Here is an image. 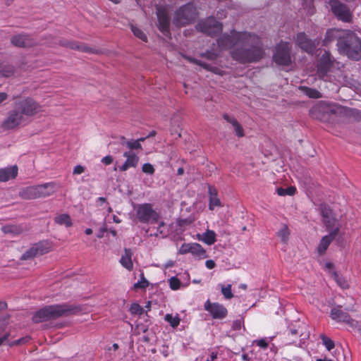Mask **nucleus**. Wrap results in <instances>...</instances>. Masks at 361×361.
Returning a JSON list of instances; mask_svg holds the SVG:
<instances>
[{"label": "nucleus", "instance_id": "nucleus-48", "mask_svg": "<svg viewBox=\"0 0 361 361\" xmlns=\"http://www.w3.org/2000/svg\"><path fill=\"white\" fill-rule=\"evenodd\" d=\"M202 57L206 58L209 60H214L216 59L217 55L213 51H206L200 54Z\"/></svg>", "mask_w": 361, "mask_h": 361}, {"label": "nucleus", "instance_id": "nucleus-13", "mask_svg": "<svg viewBox=\"0 0 361 361\" xmlns=\"http://www.w3.org/2000/svg\"><path fill=\"white\" fill-rule=\"evenodd\" d=\"M11 43L16 47L30 48L35 47L37 42L27 34H18L11 37Z\"/></svg>", "mask_w": 361, "mask_h": 361}, {"label": "nucleus", "instance_id": "nucleus-56", "mask_svg": "<svg viewBox=\"0 0 361 361\" xmlns=\"http://www.w3.org/2000/svg\"><path fill=\"white\" fill-rule=\"evenodd\" d=\"M205 265L206 267L209 269H212L213 268L215 267L216 266V264L214 262V261L212 260V259H209V260H207L206 262H205Z\"/></svg>", "mask_w": 361, "mask_h": 361}, {"label": "nucleus", "instance_id": "nucleus-28", "mask_svg": "<svg viewBox=\"0 0 361 361\" xmlns=\"http://www.w3.org/2000/svg\"><path fill=\"white\" fill-rule=\"evenodd\" d=\"M209 209L211 210L214 209V207L221 206L220 200L217 196V191L216 188L212 186H209Z\"/></svg>", "mask_w": 361, "mask_h": 361}, {"label": "nucleus", "instance_id": "nucleus-54", "mask_svg": "<svg viewBox=\"0 0 361 361\" xmlns=\"http://www.w3.org/2000/svg\"><path fill=\"white\" fill-rule=\"evenodd\" d=\"M7 324L8 322L6 319H0V334L4 331Z\"/></svg>", "mask_w": 361, "mask_h": 361}, {"label": "nucleus", "instance_id": "nucleus-4", "mask_svg": "<svg viewBox=\"0 0 361 361\" xmlns=\"http://www.w3.org/2000/svg\"><path fill=\"white\" fill-rule=\"evenodd\" d=\"M340 54L353 61L361 60V38L355 32H345L336 43Z\"/></svg>", "mask_w": 361, "mask_h": 361}, {"label": "nucleus", "instance_id": "nucleus-59", "mask_svg": "<svg viewBox=\"0 0 361 361\" xmlns=\"http://www.w3.org/2000/svg\"><path fill=\"white\" fill-rule=\"evenodd\" d=\"M217 357V353L212 352L210 357L207 360V361H214Z\"/></svg>", "mask_w": 361, "mask_h": 361}, {"label": "nucleus", "instance_id": "nucleus-32", "mask_svg": "<svg viewBox=\"0 0 361 361\" xmlns=\"http://www.w3.org/2000/svg\"><path fill=\"white\" fill-rule=\"evenodd\" d=\"M306 327L305 324H302L299 325L298 328H290L288 333V336H298L300 337H302V339H305L309 336V332L303 331Z\"/></svg>", "mask_w": 361, "mask_h": 361}, {"label": "nucleus", "instance_id": "nucleus-43", "mask_svg": "<svg viewBox=\"0 0 361 361\" xmlns=\"http://www.w3.org/2000/svg\"><path fill=\"white\" fill-rule=\"evenodd\" d=\"M169 282L170 288L174 290L179 289L180 287V285H181L180 280L177 277H175V276L171 277L169 280Z\"/></svg>", "mask_w": 361, "mask_h": 361}, {"label": "nucleus", "instance_id": "nucleus-64", "mask_svg": "<svg viewBox=\"0 0 361 361\" xmlns=\"http://www.w3.org/2000/svg\"><path fill=\"white\" fill-rule=\"evenodd\" d=\"M85 233L87 234V235H90L92 233V230L91 228H87L85 231Z\"/></svg>", "mask_w": 361, "mask_h": 361}, {"label": "nucleus", "instance_id": "nucleus-24", "mask_svg": "<svg viewBox=\"0 0 361 361\" xmlns=\"http://www.w3.org/2000/svg\"><path fill=\"white\" fill-rule=\"evenodd\" d=\"M19 195L24 200H32L38 198L37 185L28 186L22 188Z\"/></svg>", "mask_w": 361, "mask_h": 361}, {"label": "nucleus", "instance_id": "nucleus-63", "mask_svg": "<svg viewBox=\"0 0 361 361\" xmlns=\"http://www.w3.org/2000/svg\"><path fill=\"white\" fill-rule=\"evenodd\" d=\"M184 173V169L183 168H179L177 171V174L178 176H182Z\"/></svg>", "mask_w": 361, "mask_h": 361}, {"label": "nucleus", "instance_id": "nucleus-45", "mask_svg": "<svg viewBox=\"0 0 361 361\" xmlns=\"http://www.w3.org/2000/svg\"><path fill=\"white\" fill-rule=\"evenodd\" d=\"M321 215L322 216V219H324L327 217H330L333 216L332 210L326 207V206H322L321 207Z\"/></svg>", "mask_w": 361, "mask_h": 361}, {"label": "nucleus", "instance_id": "nucleus-21", "mask_svg": "<svg viewBox=\"0 0 361 361\" xmlns=\"http://www.w3.org/2000/svg\"><path fill=\"white\" fill-rule=\"evenodd\" d=\"M123 157L126 158L124 164L120 166L119 169L121 171H126L129 168H135L139 161V157L133 152H126L123 153Z\"/></svg>", "mask_w": 361, "mask_h": 361}, {"label": "nucleus", "instance_id": "nucleus-29", "mask_svg": "<svg viewBox=\"0 0 361 361\" xmlns=\"http://www.w3.org/2000/svg\"><path fill=\"white\" fill-rule=\"evenodd\" d=\"M187 59L190 62L193 63L195 64H197V65L202 67L203 68H204V69H206L207 71H212V72L215 73L216 74H221V71L218 68L213 67L211 65H209L208 63H206L204 62H202L200 60H198V59H194V58H192V57H187Z\"/></svg>", "mask_w": 361, "mask_h": 361}, {"label": "nucleus", "instance_id": "nucleus-57", "mask_svg": "<svg viewBox=\"0 0 361 361\" xmlns=\"http://www.w3.org/2000/svg\"><path fill=\"white\" fill-rule=\"evenodd\" d=\"M10 335L11 334L8 332L6 333L3 336L0 337V346L8 340Z\"/></svg>", "mask_w": 361, "mask_h": 361}, {"label": "nucleus", "instance_id": "nucleus-22", "mask_svg": "<svg viewBox=\"0 0 361 361\" xmlns=\"http://www.w3.org/2000/svg\"><path fill=\"white\" fill-rule=\"evenodd\" d=\"M18 175V167L13 166L11 167L3 168L0 169V181L6 182L10 179L15 178Z\"/></svg>", "mask_w": 361, "mask_h": 361}, {"label": "nucleus", "instance_id": "nucleus-53", "mask_svg": "<svg viewBox=\"0 0 361 361\" xmlns=\"http://www.w3.org/2000/svg\"><path fill=\"white\" fill-rule=\"evenodd\" d=\"M85 171V168L81 165H77L73 171V174H81Z\"/></svg>", "mask_w": 361, "mask_h": 361}, {"label": "nucleus", "instance_id": "nucleus-30", "mask_svg": "<svg viewBox=\"0 0 361 361\" xmlns=\"http://www.w3.org/2000/svg\"><path fill=\"white\" fill-rule=\"evenodd\" d=\"M331 66V61H322L317 66V75L320 78L324 79Z\"/></svg>", "mask_w": 361, "mask_h": 361}, {"label": "nucleus", "instance_id": "nucleus-42", "mask_svg": "<svg viewBox=\"0 0 361 361\" xmlns=\"http://www.w3.org/2000/svg\"><path fill=\"white\" fill-rule=\"evenodd\" d=\"M295 188L294 187H289L286 189H284L283 188H279L277 189V193L279 195L283 196L285 195H292L295 192Z\"/></svg>", "mask_w": 361, "mask_h": 361}, {"label": "nucleus", "instance_id": "nucleus-16", "mask_svg": "<svg viewBox=\"0 0 361 361\" xmlns=\"http://www.w3.org/2000/svg\"><path fill=\"white\" fill-rule=\"evenodd\" d=\"M295 42L300 48L307 52L312 51L316 47L314 42L308 38L303 32L297 34Z\"/></svg>", "mask_w": 361, "mask_h": 361}, {"label": "nucleus", "instance_id": "nucleus-44", "mask_svg": "<svg viewBox=\"0 0 361 361\" xmlns=\"http://www.w3.org/2000/svg\"><path fill=\"white\" fill-rule=\"evenodd\" d=\"M132 314H142L144 312L143 308L137 303H133L130 308Z\"/></svg>", "mask_w": 361, "mask_h": 361}, {"label": "nucleus", "instance_id": "nucleus-2", "mask_svg": "<svg viewBox=\"0 0 361 361\" xmlns=\"http://www.w3.org/2000/svg\"><path fill=\"white\" fill-rule=\"evenodd\" d=\"M40 111V106L32 98L27 97L14 102L13 109L2 122L1 127L6 130L13 129L25 123L28 117Z\"/></svg>", "mask_w": 361, "mask_h": 361}, {"label": "nucleus", "instance_id": "nucleus-19", "mask_svg": "<svg viewBox=\"0 0 361 361\" xmlns=\"http://www.w3.org/2000/svg\"><path fill=\"white\" fill-rule=\"evenodd\" d=\"M58 188L57 184L54 182L37 185V189L38 198L47 197L53 195L56 192Z\"/></svg>", "mask_w": 361, "mask_h": 361}, {"label": "nucleus", "instance_id": "nucleus-61", "mask_svg": "<svg viewBox=\"0 0 361 361\" xmlns=\"http://www.w3.org/2000/svg\"><path fill=\"white\" fill-rule=\"evenodd\" d=\"M355 323L356 324H354V326L353 327L356 328L361 333V322H359L355 320Z\"/></svg>", "mask_w": 361, "mask_h": 361}, {"label": "nucleus", "instance_id": "nucleus-52", "mask_svg": "<svg viewBox=\"0 0 361 361\" xmlns=\"http://www.w3.org/2000/svg\"><path fill=\"white\" fill-rule=\"evenodd\" d=\"M113 157L111 155H107L102 158V162L105 165H109L113 162Z\"/></svg>", "mask_w": 361, "mask_h": 361}, {"label": "nucleus", "instance_id": "nucleus-11", "mask_svg": "<svg viewBox=\"0 0 361 361\" xmlns=\"http://www.w3.org/2000/svg\"><path fill=\"white\" fill-rule=\"evenodd\" d=\"M159 30L166 36L170 35V17L166 8L159 6L157 8Z\"/></svg>", "mask_w": 361, "mask_h": 361}, {"label": "nucleus", "instance_id": "nucleus-35", "mask_svg": "<svg viewBox=\"0 0 361 361\" xmlns=\"http://www.w3.org/2000/svg\"><path fill=\"white\" fill-rule=\"evenodd\" d=\"M201 240L207 245H213L216 241V234L214 231L207 230L205 233L202 234V238H201Z\"/></svg>", "mask_w": 361, "mask_h": 361}, {"label": "nucleus", "instance_id": "nucleus-12", "mask_svg": "<svg viewBox=\"0 0 361 361\" xmlns=\"http://www.w3.org/2000/svg\"><path fill=\"white\" fill-rule=\"evenodd\" d=\"M50 244L47 241H41L33 245L23 255V259H28L36 256L44 255L50 251Z\"/></svg>", "mask_w": 361, "mask_h": 361}, {"label": "nucleus", "instance_id": "nucleus-46", "mask_svg": "<svg viewBox=\"0 0 361 361\" xmlns=\"http://www.w3.org/2000/svg\"><path fill=\"white\" fill-rule=\"evenodd\" d=\"M221 293L226 299H231L233 298V293L231 292V285H228L226 287H222Z\"/></svg>", "mask_w": 361, "mask_h": 361}, {"label": "nucleus", "instance_id": "nucleus-1", "mask_svg": "<svg viewBox=\"0 0 361 361\" xmlns=\"http://www.w3.org/2000/svg\"><path fill=\"white\" fill-rule=\"evenodd\" d=\"M245 36L242 43L231 50V55L241 63L257 62L264 55L262 42L255 34L247 32Z\"/></svg>", "mask_w": 361, "mask_h": 361}, {"label": "nucleus", "instance_id": "nucleus-38", "mask_svg": "<svg viewBox=\"0 0 361 361\" xmlns=\"http://www.w3.org/2000/svg\"><path fill=\"white\" fill-rule=\"evenodd\" d=\"M290 235L289 229L286 225H283L282 228L278 232V235L283 243H286Z\"/></svg>", "mask_w": 361, "mask_h": 361}, {"label": "nucleus", "instance_id": "nucleus-50", "mask_svg": "<svg viewBox=\"0 0 361 361\" xmlns=\"http://www.w3.org/2000/svg\"><path fill=\"white\" fill-rule=\"evenodd\" d=\"M165 224L164 222H161L157 228V232L154 234V236H158L159 235H161L163 237L166 235V232L164 231Z\"/></svg>", "mask_w": 361, "mask_h": 361}, {"label": "nucleus", "instance_id": "nucleus-8", "mask_svg": "<svg viewBox=\"0 0 361 361\" xmlns=\"http://www.w3.org/2000/svg\"><path fill=\"white\" fill-rule=\"evenodd\" d=\"M328 8L338 20L345 23L352 21L353 13L349 7L339 0H329L326 2Z\"/></svg>", "mask_w": 361, "mask_h": 361}, {"label": "nucleus", "instance_id": "nucleus-6", "mask_svg": "<svg viewBox=\"0 0 361 361\" xmlns=\"http://www.w3.org/2000/svg\"><path fill=\"white\" fill-rule=\"evenodd\" d=\"M247 32H237L231 30L230 33L225 32L217 39L218 47L221 50H228L238 47L245 38Z\"/></svg>", "mask_w": 361, "mask_h": 361}, {"label": "nucleus", "instance_id": "nucleus-62", "mask_svg": "<svg viewBox=\"0 0 361 361\" xmlns=\"http://www.w3.org/2000/svg\"><path fill=\"white\" fill-rule=\"evenodd\" d=\"M7 305L5 302L0 301V310H4Z\"/></svg>", "mask_w": 361, "mask_h": 361}, {"label": "nucleus", "instance_id": "nucleus-49", "mask_svg": "<svg viewBox=\"0 0 361 361\" xmlns=\"http://www.w3.org/2000/svg\"><path fill=\"white\" fill-rule=\"evenodd\" d=\"M149 285L148 281L144 278H142V280L140 281H138L135 284V288H145Z\"/></svg>", "mask_w": 361, "mask_h": 361}, {"label": "nucleus", "instance_id": "nucleus-34", "mask_svg": "<svg viewBox=\"0 0 361 361\" xmlns=\"http://www.w3.org/2000/svg\"><path fill=\"white\" fill-rule=\"evenodd\" d=\"M54 221L59 225H64L66 227H70L72 225L71 217L67 214L57 215L54 219Z\"/></svg>", "mask_w": 361, "mask_h": 361}, {"label": "nucleus", "instance_id": "nucleus-33", "mask_svg": "<svg viewBox=\"0 0 361 361\" xmlns=\"http://www.w3.org/2000/svg\"><path fill=\"white\" fill-rule=\"evenodd\" d=\"M121 144L122 145H126L128 149L131 150L134 149H142V145L138 142V140H127L125 137H121Z\"/></svg>", "mask_w": 361, "mask_h": 361}, {"label": "nucleus", "instance_id": "nucleus-9", "mask_svg": "<svg viewBox=\"0 0 361 361\" xmlns=\"http://www.w3.org/2000/svg\"><path fill=\"white\" fill-rule=\"evenodd\" d=\"M291 45L289 42H280L275 48L274 61L279 66H289L291 61Z\"/></svg>", "mask_w": 361, "mask_h": 361}, {"label": "nucleus", "instance_id": "nucleus-10", "mask_svg": "<svg viewBox=\"0 0 361 361\" xmlns=\"http://www.w3.org/2000/svg\"><path fill=\"white\" fill-rule=\"evenodd\" d=\"M196 29L208 36L214 37L222 32L223 25L214 18L209 17L200 21L196 25Z\"/></svg>", "mask_w": 361, "mask_h": 361}, {"label": "nucleus", "instance_id": "nucleus-41", "mask_svg": "<svg viewBox=\"0 0 361 361\" xmlns=\"http://www.w3.org/2000/svg\"><path fill=\"white\" fill-rule=\"evenodd\" d=\"M14 73V68L12 66H4L0 71V74L4 77H10Z\"/></svg>", "mask_w": 361, "mask_h": 361}, {"label": "nucleus", "instance_id": "nucleus-40", "mask_svg": "<svg viewBox=\"0 0 361 361\" xmlns=\"http://www.w3.org/2000/svg\"><path fill=\"white\" fill-rule=\"evenodd\" d=\"M131 30L135 37H138L143 42L147 41V37L146 35L140 28L132 25Z\"/></svg>", "mask_w": 361, "mask_h": 361}, {"label": "nucleus", "instance_id": "nucleus-37", "mask_svg": "<svg viewBox=\"0 0 361 361\" xmlns=\"http://www.w3.org/2000/svg\"><path fill=\"white\" fill-rule=\"evenodd\" d=\"M319 337L322 341L323 345L326 347V348L329 351H330L331 350H332L334 348V346H335L334 342L330 338L327 337L326 336H325L324 334H320Z\"/></svg>", "mask_w": 361, "mask_h": 361}, {"label": "nucleus", "instance_id": "nucleus-47", "mask_svg": "<svg viewBox=\"0 0 361 361\" xmlns=\"http://www.w3.org/2000/svg\"><path fill=\"white\" fill-rule=\"evenodd\" d=\"M142 171L145 173L152 175L155 170L151 164L146 163L142 165Z\"/></svg>", "mask_w": 361, "mask_h": 361}, {"label": "nucleus", "instance_id": "nucleus-7", "mask_svg": "<svg viewBox=\"0 0 361 361\" xmlns=\"http://www.w3.org/2000/svg\"><path fill=\"white\" fill-rule=\"evenodd\" d=\"M135 219L143 224L157 223L159 219V213L153 209L149 203L140 204L135 206Z\"/></svg>", "mask_w": 361, "mask_h": 361}, {"label": "nucleus", "instance_id": "nucleus-5", "mask_svg": "<svg viewBox=\"0 0 361 361\" xmlns=\"http://www.w3.org/2000/svg\"><path fill=\"white\" fill-rule=\"evenodd\" d=\"M197 16L196 8L192 4H187L176 11L173 23L176 27L185 26L192 23Z\"/></svg>", "mask_w": 361, "mask_h": 361}, {"label": "nucleus", "instance_id": "nucleus-58", "mask_svg": "<svg viewBox=\"0 0 361 361\" xmlns=\"http://www.w3.org/2000/svg\"><path fill=\"white\" fill-rule=\"evenodd\" d=\"M257 343L258 346H259L262 348H266L268 345L267 343L264 339H260V340L257 341Z\"/></svg>", "mask_w": 361, "mask_h": 361}, {"label": "nucleus", "instance_id": "nucleus-39", "mask_svg": "<svg viewBox=\"0 0 361 361\" xmlns=\"http://www.w3.org/2000/svg\"><path fill=\"white\" fill-rule=\"evenodd\" d=\"M165 320L173 328L178 326L180 324V318L178 316L173 317L171 314H166Z\"/></svg>", "mask_w": 361, "mask_h": 361}, {"label": "nucleus", "instance_id": "nucleus-27", "mask_svg": "<svg viewBox=\"0 0 361 361\" xmlns=\"http://www.w3.org/2000/svg\"><path fill=\"white\" fill-rule=\"evenodd\" d=\"M223 118L233 126L235 132L238 137L244 136L243 127L235 118L231 117L226 114L223 115Z\"/></svg>", "mask_w": 361, "mask_h": 361}, {"label": "nucleus", "instance_id": "nucleus-23", "mask_svg": "<svg viewBox=\"0 0 361 361\" xmlns=\"http://www.w3.org/2000/svg\"><path fill=\"white\" fill-rule=\"evenodd\" d=\"M345 32H341L337 29H329L326 31L324 39H323V45L326 46L334 40L338 42L339 39L343 37Z\"/></svg>", "mask_w": 361, "mask_h": 361}, {"label": "nucleus", "instance_id": "nucleus-60", "mask_svg": "<svg viewBox=\"0 0 361 361\" xmlns=\"http://www.w3.org/2000/svg\"><path fill=\"white\" fill-rule=\"evenodd\" d=\"M105 231H106V228H101L99 233L97 234V237L99 238H102L104 236V233Z\"/></svg>", "mask_w": 361, "mask_h": 361}, {"label": "nucleus", "instance_id": "nucleus-55", "mask_svg": "<svg viewBox=\"0 0 361 361\" xmlns=\"http://www.w3.org/2000/svg\"><path fill=\"white\" fill-rule=\"evenodd\" d=\"M27 338H20V339H18V340H16L14 341H12L11 343H8V344L10 345V346H13V345H20L23 343H24L25 341V340H27Z\"/></svg>", "mask_w": 361, "mask_h": 361}, {"label": "nucleus", "instance_id": "nucleus-18", "mask_svg": "<svg viewBox=\"0 0 361 361\" xmlns=\"http://www.w3.org/2000/svg\"><path fill=\"white\" fill-rule=\"evenodd\" d=\"M178 252L181 255L191 253L200 257L205 255V250L197 243H184L180 247Z\"/></svg>", "mask_w": 361, "mask_h": 361}, {"label": "nucleus", "instance_id": "nucleus-31", "mask_svg": "<svg viewBox=\"0 0 361 361\" xmlns=\"http://www.w3.org/2000/svg\"><path fill=\"white\" fill-rule=\"evenodd\" d=\"M298 89L310 98L319 99L322 97V94L316 89L310 88L306 86H300Z\"/></svg>", "mask_w": 361, "mask_h": 361}, {"label": "nucleus", "instance_id": "nucleus-51", "mask_svg": "<svg viewBox=\"0 0 361 361\" xmlns=\"http://www.w3.org/2000/svg\"><path fill=\"white\" fill-rule=\"evenodd\" d=\"M243 324V320L242 319H236L233 322L232 329L235 331L239 330Z\"/></svg>", "mask_w": 361, "mask_h": 361}, {"label": "nucleus", "instance_id": "nucleus-14", "mask_svg": "<svg viewBox=\"0 0 361 361\" xmlns=\"http://www.w3.org/2000/svg\"><path fill=\"white\" fill-rule=\"evenodd\" d=\"M330 316L332 319L345 322L350 326H354V324H356L355 320L352 319L347 312L342 310L341 305L334 306L331 310Z\"/></svg>", "mask_w": 361, "mask_h": 361}, {"label": "nucleus", "instance_id": "nucleus-17", "mask_svg": "<svg viewBox=\"0 0 361 361\" xmlns=\"http://www.w3.org/2000/svg\"><path fill=\"white\" fill-rule=\"evenodd\" d=\"M340 231V226H336L328 235H324L321 239L319 244L317 247V252L320 255H323L331 243L334 240Z\"/></svg>", "mask_w": 361, "mask_h": 361}, {"label": "nucleus", "instance_id": "nucleus-20", "mask_svg": "<svg viewBox=\"0 0 361 361\" xmlns=\"http://www.w3.org/2000/svg\"><path fill=\"white\" fill-rule=\"evenodd\" d=\"M59 44L62 47H68L71 49L78 50L82 52L94 53L93 49L84 43H79L75 41H68L66 39H61L59 41Z\"/></svg>", "mask_w": 361, "mask_h": 361}, {"label": "nucleus", "instance_id": "nucleus-26", "mask_svg": "<svg viewBox=\"0 0 361 361\" xmlns=\"http://www.w3.org/2000/svg\"><path fill=\"white\" fill-rule=\"evenodd\" d=\"M131 256L132 252L130 250L126 248L124 254L121 256L120 259L121 265L129 271H130L133 267Z\"/></svg>", "mask_w": 361, "mask_h": 361}, {"label": "nucleus", "instance_id": "nucleus-36", "mask_svg": "<svg viewBox=\"0 0 361 361\" xmlns=\"http://www.w3.org/2000/svg\"><path fill=\"white\" fill-rule=\"evenodd\" d=\"M323 222L326 226V231L329 233L333 231V229H335L336 226H339V225H336V219L334 215L323 219Z\"/></svg>", "mask_w": 361, "mask_h": 361}, {"label": "nucleus", "instance_id": "nucleus-15", "mask_svg": "<svg viewBox=\"0 0 361 361\" xmlns=\"http://www.w3.org/2000/svg\"><path fill=\"white\" fill-rule=\"evenodd\" d=\"M204 309L208 311L214 319H223L227 315V310L219 303H211L207 300L204 304Z\"/></svg>", "mask_w": 361, "mask_h": 361}, {"label": "nucleus", "instance_id": "nucleus-25", "mask_svg": "<svg viewBox=\"0 0 361 361\" xmlns=\"http://www.w3.org/2000/svg\"><path fill=\"white\" fill-rule=\"evenodd\" d=\"M1 231L5 234L18 235L24 232L25 228L22 225L9 224L2 226Z\"/></svg>", "mask_w": 361, "mask_h": 361}, {"label": "nucleus", "instance_id": "nucleus-3", "mask_svg": "<svg viewBox=\"0 0 361 361\" xmlns=\"http://www.w3.org/2000/svg\"><path fill=\"white\" fill-rule=\"evenodd\" d=\"M81 310L82 309L79 306L67 303L48 305L36 312L32 317V321L35 323H40L61 317L75 314Z\"/></svg>", "mask_w": 361, "mask_h": 361}]
</instances>
